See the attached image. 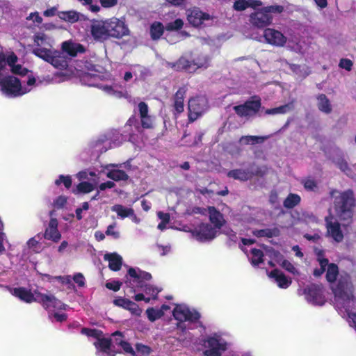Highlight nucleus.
<instances>
[{
  "instance_id": "nucleus-38",
  "label": "nucleus",
  "mask_w": 356,
  "mask_h": 356,
  "mask_svg": "<svg viewBox=\"0 0 356 356\" xmlns=\"http://www.w3.org/2000/svg\"><path fill=\"white\" fill-rule=\"evenodd\" d=\"M128 274L130 277L140 280L149 281L152 277L151 273L149 272L141 270H139L138 272H137L136 269L132 268V267L129 268Z\"/></svg>"
},
{
  "instance_id": "nucleus-39",
  "label": "nucleus",
  "mask_w": 356,
  "mask_h": 356,
  "mask_svg": "<svg viewBox=\"0 0 356 356\" xmlns=\"http://www.w3.org/2000/svg\"><path fill=\"white\" fill-rule=\"evenodd\" d=\"M107 177L115 181H127L129 179V175L123 170H110L107 173Z\"/></svg>"
},
{
  "instance_id": "nucleus-20",
  "label": "nucleus",
  "mask_w": 356,
  "mask_h": 356,
  "mask_svg": "<svg viewBox=\"0 0 356 356\" xmlns=\"http://www.w3.org/2000/svg\"><path fill=\"white\" fill-rule=\"evenodd\" d=\"M257 172H254L250 168L247 169H234L231 170L227 173V176L233 178L235 180L241 181H247L251 180L255 175H257Z\"/></svg>"
},
{
  "instance_id": "nucleus-64",
  "label": "nucleus",
  "mask_w": 356,
  "mask_h": 356,
  "mask_svg": "<svg viewBox=\"0 0 356 356\" xmlns=\"http://www.w3.org/2000/svg\"><path fill=\"white\" fill-rule=\"evenodd\" d=\"M121 347L123 349V350H124V353H130L133 356L136 355L135 350L133 349L131 344L128 341H125V342L123 343Z\"/></svg>"
},
{
  "instance_id": "nucleus-37",
  "label": "nucleus",
  "mask_w": 356,
  "mask_h": 356,
  "mask_svg": "<svg viewBox=\"0 0 356 356\" xmlns=\"http://www.w3.org/2000/svg\"><path fill=\"white\" fill-rule=\"evenodd\" d=\"M113 211H115L118 216L124 219L133 215L134 209L132 208H128L122 204H114L111 208Z\"/></svg>"
},
{
  "instance_id": "nucleus-19",
  "label": "nucleus",
  "mask_w": 356,
  "mask_h": 356,
  "mask_svg": "<svg viewBox=\"0 0 356 356\" xmlns=\"http://www.w3.org/2000/svg\"><path fill=\"white\" fill-rule=\"evenodd\" d=\"M187 88L186 86L179 88L172 97L174 115H179L184 111V97H186Z\"/></svg>"
},
{
  "instance_id": "nucleus-25",
  "label": "nucleus",
  "mask_w": 356,
  "mask_h": 356,
  "mask_svg": "<svg viewBox=\"0 0 356 356\" xmlns=\"http://www.w3.org/2000/svg\"><path fill=\"white\" fill-rule=\"evenodd\" d=\"M208 210L211 223L213 225L214 227L220 229L225 224L223 215L214 206H209Z\"/></svg>"
},
{
  "instance_id": "nucleus-59",
  "label": "nucleus",
  "mask_w": 356,
  "mask_h": 356,
  "mask_svg": "<svg viewBox=\"0 0 356 356\" xmlns=\"http://www.w3.org/2000/svg\"><path fill=\"white\" fill-rule=\"evenodd\" d=\"M122 283L120 281H112L106 284V287L108 290H113V291H120Z\"/></svg>"
},
{
  "instance_id": "nucleus-3",
  "label": "nucleus",
  "mask_w": 356,
  "mask_h": 356,
  "mask_svg": "<svg viewBox=\"0 0 356 356\" xmlns=\"http://www.w3.org/2000/svg\"><path fill=\"white\" fill-rule=\"evenodd\" d=\"M334 296L335 308L342 312L348 311L350 303H356V298L353 296V286L348 278H341L337 286L332 289Z\"/></svg>"
},
{
  "instance_id": "nucleus-14",
  "label": "nucleus",
  "mask_w": 356,
  "mask_h": 356,
  "mask_svg": "<svg viewBox=\"0 0 356 356\" xmlns=\"http://www.w3.org/2000/svg\"><path fill=\"white\" fill-rule=\"evenodd\" d=\"M90 35L96 41L104 42L108 40L106 19L94 20L90 25Z\"/></svg>"
},
{
  "instance_id": "nucleus-8",
  "label": "nucleus",
  "mask_w": 356,
  "mask_h": 356,
  "mask_svg": "<svg viewBox=\"0 0 356 356\" xmlns=\"http://www.w3.org/2000/svg\"><path fill=\"white\" fill-rule=\"evenodd\" d=\"M188 121L194 122L208 108V100L204 97H191L188 103Z\"/></svg>"
},
{
  "instance_id": "nucleus-10",
  "label": "nucleus",
  "mask_w": 356,
  "mask_h": 356,
  "mask_svg": "<svg viewBox=\"0 0 356 356\" xmlns=\"http://www.w3.org/2000/svg\"><path fill=\"white\" fill-rule=\"evenodd\" d=\"M202 346L207 348L203 352L204 356H221L222 351L226 350V343L220 342V340L215 337H209L203 340Z\"/></svg>"
},
{
  "instance_id": "nucleus-21",
  "label": "nucleus",
  "mask_w": 356,
  "mask_h": 356,
  "mask_svg": "<svg viewBox=\"0 0 356 356\" xmlns=\"http://www.w3.org/2000/svg\"><path fill=\"white\" fill-rule=\"evenodd\" d=\"M40 304L44 309L50 308L65 309L66 305L58 300L55 296L42 293L40 299Z\"/></svg>"
},
{
  "instance_id": "nucleus-34",
  "label": "nucleus",
  "mask_w": 356,
  "mask_h": 356,
  "mask_svg": "<svg viewBox=\"0 0 356 356\" xmlns=\"http://www.w3.org/2000/svg\"><path fill=\"white\" fill-rule=\"evenodd\" d=\"M318 109L326 114H330L332 111V106L330 100L325 94H321L317 97Z\"/></svg>"
},
{
  "instance_id": "nucleus-60",
  "label": "nucleus",
  "mask_w": 356,
  "mask_h": 356,
  "mask_svg": "<svg viewBox=\"0 0 356 356\" xmlns=\"http://www.w3.org/2000/svg\"><path fill=\"white\" fill-rule=\"evenodd\" d=\"M115 227V224L111 225L107 227L106 230V234L107 236H112L113 238L117 239L120 237V234L119 232L114 231L113 229Z\"/></svg>"
},
{
  "instance_id": "nucleus-40",
  "label": "nucleus",
  "mask_w": 356,
  "mask_h": 356,
  "mask_svg": "<svg viewBox=\"0 0 356 356\" xmlns=\"http://www.w3.org/2000/svg\"><path fill=\"white\" fill-rule=\"evenodd\" d=\"M268 138V136H242L239 143L244 145H254L257 143H261Z\"/></svg>"
},
{
  "instance_id": "nucleus-49",
  "label": "nucleus",
  "mask_w": 356,
  "mask_h": 356,
  "mask_svg": "<svg viewBox=\"0 0 356 356\" xmlns=\"http://www.w3.org/2000/svg\"><path fill=\"white\" fill-rule=\"evenodd\" d=\"M63 183L66 188H70L72 186V179L69 175H60L58 179L54 181V184L59 186Z\"/></svg>"
},
{
  "instance_id": "nucleus-17",
  "label": "nucleus",
  "mask_w": 356,
  "mask_h": 356,
  "mask_svg": "<svg viewBox=\"0 0 356 356\" xmlns=\"http://www.w3.org/2000/svg\"><path fill=\"white\" fill-rule=\"evenodd\" d=\"M186 14L188 22L194 27L200 26L204 21L211 18L210 14L203 13L197 7L188 10Z\"/></svg>"
},
{
  "instance_id": "nucleus-61",
  "label": "nucleus",
  "mask_w": 356,
  "mask_h": 356,
  "mask_svg": "<svg viewBox=\"0 0 356 356\" xmlns=\"http://www.w3.org/2000/svg\"><path fill=\"white\" fill-rule=\"evenodd\" d=\"M139 286L143 287V284H139ZM144 287H145V291L147 293H152V294L154 295L153 298L154 299L156 298V296H157V293H158L159 291L156 290V287H154L153 286L149 285V284H146L145 286H144Z\"/></svg>"
},
{
  "instance_id": "nucleus-55",
  "label": "nucleus",
  "mask_w": 356,
  "mask_h": 356,
  "mask_svg": "<svg viewBox=\"0 0 356 356\" xmlns=\"http://www.w3.org/2000/svg\"><path fill=\"white\" fill-rule=\"evenodd\" d=\"M112 336L114 337V343L118 346H121L125 341L123 339L124 334L121 331H115Z\"/></svg>"
},
{
  "instance_id": "nucleus-11",
  "label": "nucleus",
  "mask_w": 356,
  "mask_h": 356,
  "mask_svg": "<svg viewBox=\"0 0 356 356\" xmlns=\"http://www.w3.org/2000/svg\"><path fill=\"white\" fill-rule=\"evenodd\" d=\"M307 300L313 305H323L325 302L322 285L312 284L304 289Z\"/></svg>"
},
{
  "instance_id": "nucleus-56",
  "label": "nucleus",
  "mask_w": 356,
  "mask_h": 356,
  "mask_svg": "<svg viewBox=\"0 0 356 356\" xmlns=\"http://www.w3.org/2000/svg\"><path fill=\"white\" fill-rule=\"evenodd\" d=\"M268 202L271 205H275L279 202V195L275 189H273L270 191L268 195Z\"/></svg>"
},
{
  "instance_id": "nucleus-32",
  "label": "nucleus",
  "mask_w": 356,
  "mask_h": 356,
  "mask_svg": "<svg viewBox=\"0 0 356 356\" xmlns=\"http://www.w3.org/2000/svg\"><path fill=\"white\" fill-rule=\"evenodd\" d=\"M275 257H277V262L281 267L284 268L286 270L291 273L295 274L297 272L296 267L288 260L284 259L283 255L279 252H275Z\"/></svg>"
},
{
  "instance_id": "nucleus-2",
  "label": "nucleus",
  "mask_w": 356,
  "mask_h": 356,
  "mask_svg": "<svg viewBox=\"0 0 356 356\" xmlns=\"http://www.w3.org/2000/svg\"><path fill=\"white\" fill-rule=\"evenodd\" d=\"M334 211L335 216L342 223L343 227L350 225L353 222L355 199L352 190L341 192L334 197Z\"/></svg>"
},
{
  "instance_id": "nucleus-51",
  "label": "nucleus",
  "mask_w": 356,
  "mask_h": 356,
  "mask_svg": "<svg viewBox=\"0 0 356 356\" xmlns=\"http://www.w3.org/2000/svg\"><path fill=\"white\" fill-rule=\"evenodd\" d=\"M135 346L136 351L143 355H149L152 353L151 348L147 345L141 343H137Z\"/></svg>"
},
{
  "instance_id": "nucleus-45",
  "label": "nucleus",
  "mask_w": 356,
  "mask_h": 356,
  "mask_svg": "<svg viewBox=\"0 0 356 356\" xmlns=\"http://www.w3.org/2000/svg\"><path fill=\"white\" fill-rule=\"evenodd\" d=\"M337 167L343 171L346 175H349L351 172V168L349 167L348 163L343 158H339L334 161Z\"/></svg>"
},
{
  "instance_id": "nucleus-23",
  "label": "nucleus",
  "mask_w": 356,
  "mask_h": 356,
  "mask_svg": "<svg viewBox=\"0 0 356 356\" xmlns=\"http://www.w3.org/2000/svg\"><path fill=\"white\" fill-rule=\"evenodd\" d=\"M139 117H140V124L145 129L152 127V121L149 115V107L146 102H140L138 104Z\"/></svg>"
},
{
  "instance_id": "nucleus-28",
  "label": "nucleus",
  "mask_w": 356,
  "mask_h": 356,
  "mask_svg": "<svg viewBox=\"0 0 356 356\" xmlns=\"http://www.w3.org/2000/svg\"><path fill=\"white\" fill-rule=\"evenodd\" d=\"M268 275L275 280L278 286L281 289L288 288L291 283V280H288L286 275L278 268L271 270Z\"/></svg>"
},
{
  "instance_id": "nucleus-43",
  "label": "nucleus",
  "mask_w": 356,
  "mask_h": 356,
  "mask_svg": "<svg viewBox=\"0 0 356 356\" xmlns=\"http://www.w3.org/2000/svg\"><path fill=\"white\" fill-rule=\"evenodd\" d=\"M318 263L320 268L313 270L312 273L313 275L316 277H321L325 271L326 267L328 266V259L326 258H319Z\"/></svg>"
},
{
  "instance_id": "nucleus-31",
  "label": "nucleus",
  "mask_w": 356,
  "mask_h": 356,
  "mask_svg": "<svg viewBox=\"0 0 356 356\" xmlns=\"http://www.w3.org/2000/svg\"><path fill=\"white\" fill-rule=\"evenodd\" d=\"M165 27L163 26L161 22H154L150 26V36L153 40H157L163 35V31Z\"/></svg>"
},
{
  "instance_id": "nucleus-41",
  "label": "nucleus",
  "mask_w": 356,
  "mask_h": 356,
  "mask_svg": "<svg viewBox=\"0 0 356 356\" xmlns=\"http://www.w3.org/2000/svg\"><path fill=\"white\" fill-rule=\"evenodd\" d=\"M94 188V185L90 184V182L83 181L78 184L76 188L72 189V193L74 194H86L92 191Z\"/></svg>"
},
{
  "instance_id": "nucleus-27",
  "label": "nucleus",
  "mask_w": 356,
  "mask_h": 356,
  "mask_svg": "<svg viewBox=\"0 0 356 356\" xmlns=\"http://www.w3.org/2000/svg\"><path fill=\"white\" fill-rule=\"evenodd\" d=\"M104 259L108 261V268L110 270L117 271L121 269L122 266V258L115 252L106 253Z\"/></svg>"
},
{
  "instance_id": "nucleus-18",
  "label": "nucleus",
  "mask_w": 356,
  "mask_h": 356,
  "mask_svg": "<svg viewBox=\"0 0 356 356\" xmlns=\"http://www.w3.org/2000/svg\"><path fill=\"white\" fill-rule=\"evenodd\" d=\"M97 353H102L105 356H115L117 350L112 349V340L111 338L99 337L97 341L93 343Z\"/></svg>"
},
{
  "instance_id": "nucleus-26",
  "label": "nucleus",
  "mask_w": 356,
  "mask_h": 356,
  "mask_svg": "<svg viewBox=\"0 0 356 356\" xmlns=\"http://www.w3.org/2000/svg\"><path fill=\"white\" fill-rule=\"evenodd\" d=\"M171 67L177 71H186L189 73L194 72L192 58H188L186 56H181L172 63Z\"/></svg>"
},
{
  "instance_id": "nucleus-52",
  "label": "nucleus",
  "mask_w": 356,
  "mask_h": 356,
  "mask_svg": "<svg viewBox=\"0 0 356 356\" xmlns=\"http://www.w3.org/2000/svg\"><path fill=\"white\" fill-rule=\"evenodd\" d=\"M302 184L304 185L305 188L309 191H314L315 189L318 188L317 182L311 179L304 180L302 181Z\"/></svg>"
},
{
  "instance_id": "nucleus-5",
  "label": "nucleus",
  "mask_w": 356,
  "mask_h": 356,
  "mask_svg": "<svg viewBox=\"0 0 356 356\" xmlns=\"http://www.w3.org/2000/svg\"><path fill=\"white\" fill-rule=\"evenodd\" d=\"M172 314L174 318L179 321L177 324V329L186 334H187V330L184 322L196 323L200 318V314L197 311L191 310L188 307L182 305H177L172 311Z\"/></svg>"
},
{
  "instance_id": "nucleus-44",
  "label": "nucleus",
  "mask_w": 356,
  "mask_h": 356,
  "mask_svg": "<svg viewBox=\"0 0 356 356\" xmlns=\"http://www.w3.org/2000/svg\"><path fill=\"white\" fill-rule=\"evenodd\" d=\"M184 22L181 18H177L173 22L168 23L165 26V30L168 31H179L181 29Z\"/></svg>"
},
{
  "instance_id": "nucleus-15",
  "label": "nucleus",
  "mask_w": 356,
  "mask_h": 356,
  "mask_svg": "<svg viewBox=\"0 0 356 356\" xmlns=\"http://www.w3.org/2000/svg\"><path fill=\"white\" fill-rule=\"evenodd\" d=\"M217 234V229L209 223H201L193 231V234L201 241L213 240Z\"/></svg>"
},
{
  "instance_id": "nucleus-4",
  "label": "nucleus",
  "mask_w": 356,
  "mask_h": 356,
  "mask_svg": "<svg viewBox=\"0 0 356 356\" xmlns=\"http://www.w3.org/2000/svg\"><path fill=\"white\" fill-rule=\"evenodd\" d=\"M284 10L281 5H271L257 9L249 15V23L257 29H264L273 22L274 15H280Z\"/></svg>"
},
{
  "instance_id": "nucleus-63",
  "label": "nucleus",
  "mask_w": 356,
  "mask_h": 356,
  "mask_svg": "<svg viewBox=\"0 0 356 356\" xmlns=\"http://www.w3.org/2000/svg\"><path fill=\"white\" fill-rule=\"evenodd\" d=\"M344 312L347 314L348 317L350 319V325H352L356 330V314L351 312L350 308L348 310H344Z\"/></svg>"
},
{
  "instance_id": "nucleus-29",
  "label": "nucleus",
  "mask_w": 356,
  "mask_h": 356,
  "mask_svg": "<svg viewBox=\"0 0 356 356\" xmlns=\"http://www.w3.org/2000/svg\"><path fill=\"white\" fill-rule=\"evenodd\" d=\"M253 234L257 238L266 237L273 238L277 237L280 235V230L277 227L273 228H264L260 229H255L253 231Z\"/></svg>"
},
{
  "instance_id": "nucleus-62",
  "label": "nucleus",
  "mask_w": 356,
  "mask_h": 356,
  "mask_svg": "<svg viewBox=\"0 0 356 356\" xmlns=\"http://www.w3.org/2000/svg\"><path fill=\"white\" fill-rule=\"evenodd\" d=\"M101 6L104 8H110L118 4V0H99Z\"/></svg>"
},
{
  "instance_id": "nucleus-6",
  "label": "nucleus",
  "mask_w": 356,
  "mask_h": 356,
  "mask_svg": "<svg viewBox=\"0 0 356 356\" xmlns=\"http://www.w3.org/2000/svg\"><path fill=\"white\" fill-rule=\"evenodd\" d=\"M261 107V100L258 96H253L243 104L236 105L233 109L239 118H250L254 117Z\"/></svg>"
},
{
  "instance_id": "nucleus-47",
  "label": "nucleus",
  "mask_w": 356,
  "mask_h": 356,
  "mask_svg": "<svg viewBox=\"0 0 356 356\" xmlns=\"http://www.w3.org/2000/svg\"><path fill=\"white\" fill-rule=\"evenodd\" d=\"M81 334H86L88 337H93L98 339L103 334V331L101 330L90 329V328H82L81 330Z\"/></svg>"
},
{
  "instance_id": "nucleus-16",
  "label": "nucleus",
  "mask_w": 356,
  "mask_h": 356,
  "mask_svg": "<svg viewBox=\"0 0 356 356\" xmlns=\"http://www.w3.org/2000/svg\"><path fill=\"white\" fill-rule=\"evenodd\" d=\"M264 38L267 43L277 47H283L286 42V38L280 31L274 29H265Z\"/></svg>"
},
{
  "instance_id": "nucleus-57",
  "label": "nucleus",
  "mask_w": 356,
  "mask_h": 356,
  "mask_svg": "<svg viewBox=\"0 0 356 356\" xmlns=\"http://www.w3.org/2000/svg\"><path fill=\"white\" fill-rule=\"evenodd\" d=\"M12 72L15 74H19L22 76H25L28 72V70L26 68L22 67L21 65H16L15 63L11 66Z\"/></svg>"
},
{
  "instance_id": "nucleus-24",
  "label": "nucleus",
  "mask_w": 356,
  "mask_h": 356,
  "mask_svg": "<svg viewBox=\"0 0 356 356\" xmlns=\"http://www.w3.org/2000/svg\"><path fill=\"white\" fill-rule=\"evenodd\" d=\"M62 50L70 57H76L78 54H83L86 51L84 46L80 43H74L70 41H65L62 43Z\"/></svg>"
},
{
  "instance_id": "nucleus-54",
  "label": "nucleus",
  "mask_w": 356,
  "mask_h": 356,
  "mask_svg": "<svg viewBox=\"0 0 356 356\" xmlns=\"http://www.w3.org/2000/svg\"><path fill=\"white\" fill-rule=\"evenodd\" d=\"M353 65V63L349 58H341L339 64L340 68L345 69L348 72H350L352 70Z\"/></svg>"
},
{
  "instance_id": "nucleus-35",
  "label": "nucleus",
  "mask_w": 356,
  "mask_h": 356,
  "mask_svg": "<svg viewBox=\"0 0 356 356\" xmlns=\"http://www.w3.org/2000/svg\"><path fill=\"white\" fill-rule=\"evenodd\" d=\"M301 202V197L298 194L290 193L283 202V207L286 209H293Z\"/></svg>"
},
{
  "instance_id": "nucleus-53",
  "label": "nucleus",
  "mask_w": 356,
  "mask_h": 356,
  "mask_svg": "<svg viewBox=\"0 0 356 356\" xmlns=\"http://www.w3.org/2000/svg\"><path fill=\"white\" fill-rule=\"evenodd\" d=\"M127 310L131 313L133 315H135L136 316H140L141 312H143V310H141V309L139 308L138 305L131 300Z\"/></svg>"
},
{
  "instance_id": "nucleus-13",
  "label": "nucleus",
  "mask_w": 356,
  "mask_h": 356,
  "mask_svg": "<svg viewBox=\"0 0 356 356\" xmlns=\"http://www.w3.org/2000/svg\"><path fill=\"white\" fill-rule=\"evenodd\" d=\"M11 293L20 300L29 304L33 302L40 304V299L41 296H42V293L38 290H35L34 293H32L30 289L24 287L13 288Z\"/></svg>"
},
{
  "instance_id": "nucleus-46",
  "label": "nucleus",
  "mask_w": 356,
  "mask_h": 356,
  "mask_svg": "<svg viewBox=\"0 0 356 356\" xmlns=\"http://www.w3.org/2000/svg\"><path fill=\"white\" fill-rule=\"evenodd\" d=\"M146 313L148 319L151 322L155 321L156 320L160 318L163 315V312H162V310H159V309L156 310V309L154 308L147 309Z\"/></svg>"
},
{
  "instance_id": "nucleus-7",
  "label": "nucleus",
  "mask_w": 356,
  "mask_h": 356,
  "mask_svg": "<svg viewBox=\"0 0 356 356\" xmlns=\"http://www.w3.org/2000/svg\"><path fill=\"white\" fill-rule=\"evenodd\" d=\"M109 38L121 39L129 35L125 21L115 17L106 19Z\"/></svg>"
},
{
  "instance_id": "nucleus-9",
  "label": "nucleus",
  "mask_w": 356,
  "mask_h": 356,
  "mask_svg": "<svg viewBox=\"0 0 356 356\" xmlns=\"http://www.w3.org/2000/svg\"><path fill=\"white\" fill-rule=\"evenodd\" d=\"M0 87L1 91L8 96L15 97L24 94L22 91L20 80L13 76L0 78Z\"/></svg>"
},
{
  "instance_id": "nucleus-36",
  "label": "nucleus",
  "mask_w": 356,
  "mask_h": 356,
  "mask_svg": "<svg viewBox=\"0 0 356 356\" xmlns=\"http://www.w3.org/2000/svg\"><path fill=\"white\" fill-rule=\"evenodd\" d=\"M194 72L199 68H207L209 66V57L207 56L199 55L195 58H192Z\"/></svg>"
},
{
  "instance_id": "nucleus-42",
  "label": "nucleus",
  "mask_w": 356,
  "mask_h": 356,
  "mask_svg": "<svg viewBox=\"0 0 356 356\" xmlns=\"http://www.w3.org/2000/svg\"><path fill=\"white\" fill-rule=\"evenodd\" d=\"M252 258L251 259V264L253 266H258L264 262V252L259 248H254L251 250Z\"/></svg>"
},
{
  "instance_id": "nucleus-30",
  "label": "nucleus",
  "mask_w": 356,
  "mask_h": 356,
  "mask_svg": "<svg viewBox=\"0 0 356 356\" xmlns=\"http://www.w3.org/2000/svg\"><path fill=\"white\" fill-rule=\"evenodd\" d=\"M58 16L61 20L73 24L80 20L81 14L75 10H69L58 12Z\"/></svg>"
},
{
  "instance_id": "nucleus-22",
  "label": "nucleus",
  "mask_w": 356,
  "mask_h": 356,
  "mask_svg": "<svg viewBox=\"0 0 356 356\" xmlns=\"http://www.w3.org/2000/svg\"><path fill=\"white\" fill-rule=\"evenodd\" d=\"M58 222L56 218H51L46 228L44 237L45 239L58 242L61 238V234L58 229Z\"/></svg>"
},
{
  "instance_id": "nucleus-58",
  "label": "nucleus",
  "mask_w": 356,
  "mask_h": 356,
  "mask_svg": "<svg viewBox=\"0 0 356 356\" xmlns=\"http://www.w3.org/2000/svg\"><path fill=\"white\" fill-rule=\"evenodd\" d=\"M72 280L79 287L82 288L85 286V277L81 273H75L73 275Z\"/></svg>"
},
{
  "instance_id": "nucleus-48",
  "label": "nucleus",
  "mask_w": 356,
  "mask_h": 356,
  "mask_svg": "<svg viewBox=\"0 0 356 356\" xmlns=\"http://www.w3.org/2000/svg\"><path fill=\"white\" fill-rule=\"evenodd\" d=\"M131 300L123 298V297H118L113 300V303L115 306H117L118 307H121L124 309H127L128 307L129 306Z\"/></svg>"
},
{
  "instance_id": "nucleus-12",
  "label": "nucleus",
  "mask_w": 356,
  "mask_h": 356,
  "mask_svg": "<svg viewBox=\"0 0 356 356\" xmlns=\"http://www.w3.org/2000/svg\"><path fill=\"white\" fill-rule=\"evenodd\" d=\"M334 220L332 215H329L325 218V227L327 234L333 238L337 243H341L344 238V235L341 229V225L337 220Z\"/></svg>"
},
{
  "instance_id": "nucleus-33",
  "label": "nucleus",
  "mask_w": 356,
  "mask_h": 356,
  "mask_svg": "<svg viewBox=\"0 0 356 356\" xmlns=\"http://www.w3.org/2000/svg\"><path fill=\"white\" fill-rule=\"evenodd\" d=\"M325 278L327 282L334 283L337 280L339 273V267L333 263L329 264L326 267Z\"/></svg>"
},
{
  "instance_id": "nucleus-50",
  "label": "nucleus",
  "mask_w": 356,
  "mask_h": 356,
  "mask_svg": "<svg viewBox=\"0 0 356 356\" xmlns=\"http://www.w3.org/2000/svg\"><path fill=\"white\" fill-rule=\"evenodd\" d=\"M248 8L246 0H236L233 5V9L237 12L244 11Z\"/></svg>"
},
{
  "instance_id": "nucleus-1",
  "label": "nucleus",
  "mask_w": 356,
  "mask_h": 356,
  "mask_svg": "<svg viewBox=\"0 0 356 356\" xmlns=\"http://www.w3.org/2000/svg\"><path fill=\"white\" fill-rule=\"evenodd\" d=\"M47 38L42 33L35 35L34 42L37 47L32 50V54L51 64L54 68L66 69L68 62L63 52L53 49Z\"/></svg>"
}]
</instances>
